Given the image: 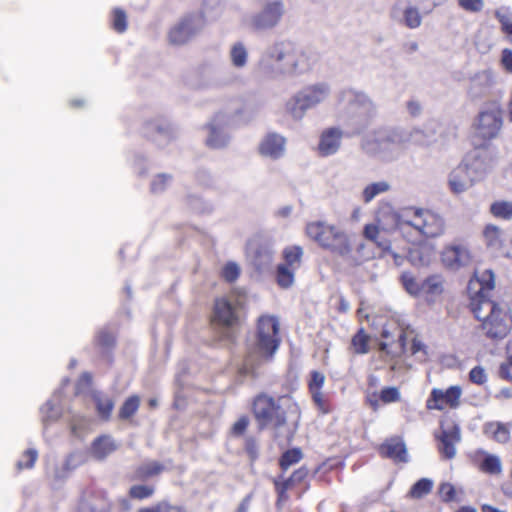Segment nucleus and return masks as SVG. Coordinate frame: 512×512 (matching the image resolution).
<instances>
[{
    "instance_id": "obj_1",
    "label": "nucleus",
    "mask_w": 512,
    "mask_h": 512,
    "mask_svg": "<svg viewBox=\"0 0 512 512\" xmlns=\"http://www.w3.org/2000/svg\"><path fill=\"white\" fill-rule=\"evenodd\" d=\"M495 289V275L491 269L475 271L467 286L469 307L480 322L482 334L492 340L500 341L511 331L512 316L492 299Z\"/></svg>"
},
{
    "instance_id": "obj_2",
    "label": "nucleus",
    "mask_w": 512,
    "mask_h": 512,
    "mask_svg": "<svg viewBox=\"0 0 512 512\" xmlns=\"http://www.w3.org/2000/svg\"><path fill=\"white\" fill-rule=\"evenodd\" d=\"M401 233L408 237L412 244H420L428 238L441 236L445 231V222L441 216L428 209L409 207L406 208L397 221Z\"/></svg>"
},
{
    "instance_id": "obj_3",
    "label": "nucleus",
    "mask_w": 512,
    "mask_h": 512,
    "mask_svg": "<svg viewBox=\"0 0 512 512\" xmlns=\"http://www.w3.org/2000/svg\"><path fill=\"white\" fill-rule=\"evenodd\" d=\"M251 411L258 428L279 429L287 424L288 414H299L298 405L290 398L273 396L261 392L257 394L251 404Z\"/></svg>"
},
{
    "instance_id": "obj_4",
    "label": "nucleus",
    "mask_w": 512,
    "mask_h": 512,
    "mask_svg": "<svg viewBox=\"0 0 512 512\" xmlns=\"http://www.w3.org/2000/svg\"><path fill=\"white\" fill-rule=\"evenodd\" d=\"M267 65L279 74H300L311 70L313 61L296 43L285 40L273 45L267 55Z\"/></svg>"
},
{
    "instance_id": "obj_5",
    "label": "nucleus",
    "mask_w": 512,
    "mask_h": 512,
    "mask_svg": "<svg viewBox=\"0 0 512 512\" xmlns=\"http://www.w3.org/2000/svg\"><path fill=\"white\" fill-rule=\"evenodd\" d=\"M305 232L308 238L333 255L347 258L353 252L351 236L336 225L325 221H313L306 225Z\"/></svg>"
},
{
    "instance_id": "obj_6",
    "label": "nucleus",
    "mask_w": 512,
    "mask_h": 512,
    "mask_svg": "<svg viewBox=\"0 0 512 512\" xmlns=\"http://www.w3.org/2000/svg\"><path fill=\"white\" fill-rule=\"evenodd\" d=\"M400 281L410 295L419 297L428 304L441 301L447 290L446 279L441 274L429 275L418 282L412 273L403 272Z\"/></svg>"
},
{
    "instance_id": "obj_7",
    "label": "nucleus",
    "mask_w": 512,
    "mask_h": 512,
    "mask_svg": "<svg viewBox=\"0 0 512 512\" xmlns=\"http://www.w3.org/2000/svg\"><path fill=\"white\" fill-rule=\"evenodd\" d=\"M208 322L211 329L222 339L229 338L230 333L241 324L238 304L231 302L226 296L216 297Z\"/></svg>"
},
{
    "instance_id": "obj_8",
    "label": "nucleus",
    "mask_w": 512,
    "mask_h": 512,
    "mask_svg": "<svg viewBox=\"0 0 512 512\" xmlns=\"http://www.w3.org/2000/svg\"><path fill=\"white\" fill-rule=\"evenodd\" d=\"M278 318L273 315H261L256 323V346L261 354L271 360L278 350L281 338Z\"/></svg>"
},
{
    "instance_id": "obj_9",
    "label": "nucleus",
    "mask_w": 512,
    "mask_h": 512,
    "mask_svg": "<svg viewBox=\"0 0 512 512\" xmlns=\"http://www.w3.org/2000/svg\"><path fill=\"white\" fill-rule=\"evenodd\" d=\"M502 109L498 104H491L480 111L473 123L474 136L481 141V145H487L496 138L502 128Z\"/></svg>"
},
{
    "instance_id": "obj_10",
    "label": "nucleus",
    "mask_w": 512,
    "mask_h": 512,
    "mask_svg": "<svg viewBox=\"0 0 512 512\" xmlns=\"http://www.w3.org/2000/svg\"><path fill=\"white\" fill-rule=\"evenodd\" d=\"M205 25L206 17L204 12L189 14L170 30L169 40L176 45L185 44L200 32Z\"/></svg>"
},
{
    "instance_id": "obj_11",
    "label": "nucleus",
    "mask_w": 512,
    "mask_h": 512,
    "mask_svg": "<svg viewBox=\"0 0 512 512\" xmlns=\"http://www.w3.org/2000/svg\"><path fill=\"white\" fill-rule=\"evenodd\" d=\"M328 94L323 84L313 85L299 92L289 103V110L294 117H301L305 110L322 102Z\"/></svg>"
},
{
    "instance_id": "obj_12",
    "label": "nucleus",
    "mask_w": 512,
    "mask_h": 512,
    "mask_svg": "<svg viewBox=\"0 0 512 512\" xmlns=\"http://www.w3.org/2000/svg\"><path fill=\"white\" fill-rule=\"evenodd\" d=\"M462 397V388L453 385L447 389L433 388L426 400V409L429 411L445 409H457L460 406Z\"/></svg>"
},
{
    "instance_id": "obj_13",
    "label": "nucleus",
    "mask_w": 512,
    "mask_h": 512,
    "mask_svg": "<svg viewBox=\"0 0 512 512\" xmlns=\"http://www.w3.org/2000/svg\"><path fill=\"white\" fill-rule=\"evenodd\" d=\"M284 12L282 1H271L267 2L263 9L253 15L249 22V27L253 31H264L275 27Z\"/></svg>"
},
{
    "instance_id": "obj_14",
    "label": "nucleus",
    "mask_w": 512,
    "mask_h": 512,
    "mask_svg": "<svg viewBox=\"0 0 512 512\" xmlns=\"http://www.w3.org/2000/svg\"><path fill=\"white\" fill-rule=\"evenodd\" d=\"M111 506L104 490L87 487L81 494L76 512H110Z\"/></svg>"
},
{
    "instance_id": "obj_15",
    "label": "nucleus",
    "mask_w": 512,
    "mask_h": 512,
    "mask_svg": "<svg viewBox=\"0 0 512 512\" xmlns=\"http://www.w3.org/2000/svg\"><path fill=\"white\" fill-rule=\"evenodd\" d=\"M438 441V452L445 460H451L456 456V445L461 441V430L458 424L451 423L447 427L441 426L439 433H435Z\"/></svg>"
},
{
    "instance_id": "obj_16",
    "label": "nucleus",
    "mask_w": 512,
    "mask_h": 512,
    "mask_svg": "<svg viewBox=\"0 0 512 512\" xmlns=\"http://www.w3.org/2000/svg\"><path fill=\"white\" fill-rule=\"evenodd\" d=\"M441 260L447 268L459 269L472 262V254L469 248L465 245H448L441 253Z\"/></svg>"
},
{
    "instance_id": "obj_17",
    "label": "nucleus",
    "mask_w": 512,
    "mask_h": 512,
    "mask_svg": "<svg viewBox=\"0 0 512 512\" xmlns=\"http://www.w3.org/2000/svg\"><path fill=\"white\" fill-rule=\"evenodd\" d=\"M286 146L285 137L277 133H268L261 140L258 146V152L264 157L279 159L284 155Z\"/></svg>"
},
{
    "instance_id": "obj_18",
    "label": "nucleus",
    "mask_w": 512,
    "mask_h": 512,
    "mask_svg": "<svg viewBox=\"0 0 512 512\" xmlns=\"http://www.w3.org/2000/svg\"><path fill=\"white\" fill-rule=\"evenodd\" d=\"M474 178L468 164L461 163L449 176V186L454 194H460L474 185Z\"/></svg>"
},
{
    "instance_id": "obj_19",
    "label": "nucleus",
    "mask_w": 512,
    "mask_h": 512,
    "mask_svg": "<svg viewBox=\"0 0 512 512\" xmlns=\"http://www.w3.org/2000/svg\"><path fill=\"white\" fill-rule=\"evenodd\" d=\"M343 131L337 127H329L322 131L318 143V153L323 156L335 154L341 145Z\"/></svg>"
},
{
    "instance_id": "obj_20",
    "label": "nucleus",
    "mask_w": 512,
    "mask_h": 512,
    "mask_svg": "<svg viewBox=\"0 0 512 512\" xmlns=\"http://www.w3.org/2000/svg\"><path fill=\"white\" fill-rule=\"evenodd\" d=\"M388 233V229L384 228L380 224V219H378L377 224H366L363 228V236L365 239L373 242L384 254L385 252H390L391 241L386 236Z\"/></svg>"
},
{
    "instance_id": "obj_21",
    "label": "nucleus",
    "mask_w": 512,
    "mask_h": 512,
    "mask_svg": "<svg viewBox=\"0 0 512 512\" xmlns=\"http://www.w3.org/2000/svg\"><path fill=\"white\" fill-rule=\"evenodd\" d=\"M379 454L383 458H388L396 463H405L408 461L407 449L404 442L398 438L387 439L379 447Z\"/></svg>"
},
{
    "instance_id": "obj_22",
    "label": "nucleus",
    "mask_w": 512,
    "mask_h": 512,
    "mask_svg": "<svg viewBox=\"0 0 512 512\" xmlns=\"http://www.w3.org/2000/svg\"><path fill=\"white\" fill-rule=\"evenodd\" d=\"M164 470L165 466L158 461L146 462L136 467L129 479L131 481L143 482L160 475Z\"/></svg>"
},
{
    "instance_id": "obj_23",
    "label": "nucleus",
    "mask_w": 512,
    "mask_h": 512,
    "mask_svg": "<svg viewBox=\"0 0 512 512\" xmlns=\"http://www.w3.org/2000/svg\"><path fill=\"white\" fill-rule=\"evenodd\" d=\"M116 448L115 442L108 435L97 437L91 444L92 455L98 460L106 458L109 454L114 452Z\"/></svg>"
},
{
    "instance_id": "obj_24",
    "label": "nucleus",
    "mask_w": 512,
    "mask_h": 512,
    "mask_svg": "<svg viewBox=\"0 0 512 512\" xmlns=\"http://www.w3.org/2000/svg\"><path fill=\"white\" fill-rule=\"evenodd\" d=\"M273 254V251L266 245H261L254 251L251 263L257 272L262 273L271 266Z\"/></svg>"
},
{
    "instance_id": "obj_25",
    "label": "nucleus",
    "mask_w": 512,
    "mask_h": 512,
    "mask_svg": "<svg viewBox=\"0 0 512 512\" xmlns=\"http://www.w3.org/2000/svg\"><path fill=\"white\" fill-rule=\"evenodd\" d=\"M273 485L277 494V505L287 502L289 500L288 491L298 486L291 475L286 479H282V477L273 479Z\"/></svg>"
},
{
    "instance_id": "obj_26",
    "label": "nucleus",
    "mask_w": 512,
    "mask_h": 512,
    "mask_svg": "<svg viewBox=\"0 0 512 512\" xmlns=\"http://www.w3.org/2000/svg\"><path fill=\"white\" fill-rule=\"evenodd\" d=\"M302 257L303 249L301 246H287L282 251V258L284 260L282 264L297 270L301 266Z\"/></svg>"
},
{
    "instance_id": "obj_27",
    "label": "nucleus",
    "mask_w": 512,
    "mask_h": 512,
    "mask_svg": "<svg viewBox=\"0 0 512 512\" xmlns=\"http://www.w3.org/2000/svg\"><path fill=\"white\" fill-rule=\"evenodd\" d=\"M141 399L138 395L129 396L118 410V419L122 421H130L137 413L140 407Z\"/></svg>"
},
{
    "instance_id": "obj_28",
    "label": "nucleus",
    "mask_w": 512,
    "mask_h": 512,
    "mask_svg": "<svg viewBox=\"0 0 512 512\" xmlns=\"http://www.w3.org/2000/svg\"><path fill=\"white\" fill-rule=\"evenodd\" d=\"M297 270L278 264L275 270V282L281 289H289L295 281V272Z\"/></svg>"
},
{
    "instance_id": "obj_29",
    "label": "nucleus",
    "mask_w": 512,
    "mask_h": 512,
    "mask_svg": "<svg viewBox=\"0 0 512 512\" xmlns=\"http://www.w3.org/2000/svg\"><path fill=\"white\" fill-rule=\"evenodd\" d=\"M303 459L301 448L294 447L286 450L278 459L279 468L285 473L291 466L299 463Z\"/></svg>"
},
{
    "instance_id": "obj_30",
    "label": "nucleus",
    "mask_w": 512,
    "mask_h": 512,
    "mask_svg": "<svg viewBox=\"0 0 512 512\" xmlns=\"http://www.w3.org/2000/svg\"><path fill=\"white\" fill-rule=\"evenodd\" d=\"M489 212L496 219L509 221L512 219V201H494L490 205Z\"/></svg>"
},
{
    "instance_id": "obj_31",
    "label": "nucleus",
    "mask_w": 512,
    "mask_h": 512,
    "mask_svg": "<svg viewBox=\"0 0 512 512\" xmlns=\"http://www.w3.org/2000/svg\"><path fill=\"white\" fill-rule=\"evenodd\" d=\"M510 423L493 422L487 425L492 438L499 443H507L510 440Z\"/></svg>"
},
{
    "instance_id": "obj_32",
    "label": "nucleus",
    "mask_w": 512,
    "mask_h": 512,
    "mask_svg": "<svg viewBox=\"0 0 512 512\" xmlns=\"http://www.w3.org/2000/svg\"><path fill=\"white\" fill-rule=\"evenodd\" d=\"M93 400L98 416L103 421H108L114 408V401L109 397H104L101 395H94Z\"/></svg>"
},
{
    "instance_id": "obj_33",
    "label": "nucleus",
    "mask_w": 512,
    "mask_h": 512,
    "mask_svg": "<svg viewBox=\"0 0 512 512\" xmlns=\"http://www.w3.org/2000/svg\"><path fill=\"white\" fill-rule=\"evenodd\" d=\"M370 336L364 328H360L351 339V347L355 354H366L369 352Z\"/></svg>"
},
{
    "instance_id": "obj_34",
    "label": "nucleus",
    "mask_w": 512,
    "mask_h": 512,
    "mask_svg": "<svg viewBox=\"0 0 512 512\" xmlns=\"http://www.w3.org/2000/svg\"><path fill=\"white\" fill-rule=\"evenodd\" d=\"M479 470L489 475H499L502 472V463L498 456L485 454L479 464Z\"/></svg>"
},
{
    "instance_id": "obj_35",
    "label": "nucleus",
    "mask_w": 512,
    "mask_h": 512,
    "mask_svg": "<svg viewBox=\"0 0 512 512\" xmlns=\"http://www.w3.org/2000/svg\"><path fill=\"white\" fill-rule=\"evenodd\" d=\"M483 237L488 247L500 248L502 246V231L494 224L485 226Z\"/></svg>"
},
{
    "instance_id": "obj_36",
    "label": "nucleus",
    "mask_w": 512,
    "mask_h": 512,
    "mask_svg": "<svg viewBox=\"0 0 512 512\" xmlns=\"http://www.w3.org/2000/svg\"><path fill=\"white\" fill-rule=\"evenodd\" d=\"M95 345L102 351H111L116 345V336L108 329H101L95 336Z\"/></svg>"
},
{
    "instance_id": "obj_37",
    "label": "nucleus",
    "mask_w": 512,
    "mask_h": 512,
    "mask_svg": "<svg viewBox=\"0 0 512 512\" xmlns=\"http://www.w3.org/2000/svg\"><path fill=\"white\" fill-rule=\"evenodd\" d=\"M128 27V19L127 14L124 9L116 7L111 12V28L122 34L127 30Z\"/></svg>"
},
{
    "instance_id": "obj_38",
    "label": "nucleus",
    "mask_w": 512,
    "mask_h": 512,
    "mask_svg": "<svg viewBox=\"0 0 512 512\" xmlns=\"http://www.w3.org/2000/svg\"><path fill=\"white\" fill-rule=\"evenodd\" d=\"M207 129L209 135L206 139V145L210 148H222L227 144V137L223 135L216 127L215 124H208Z\"/></svg>"
},
{
    "instance_id": "obj_39",
    "label": "nucleus",
    "mask_w": 512,
    "mask_h": 512,
    "mask_svg": "<svg viewBox=\"0 0 512 512\" xmlns=\"http://www.w3.org/2000/svg\"><path fill=\"white\" fill-rule=\"evenodd\" d=\"M390 189V186L385 181L374 182L367 185L362 193L363 201L365 203L371 202L377 195L385 193Z\"/></svg>"
},
{
    "instance_id": "obj_40",
    "label": "nucleus",
    "mask_w": 512,
    "mask_h": 512,
    "mask_svg": "<svg viewBox=\"0 0 512 512\" xmlns=\"http://www.w3.org/2000/svg\"><path fill=\"white\" fill-rule=\"evenodd\" d=\"M137 512H186L185 508L180 505H174L167 500L156 502L147 507L140 508Z\"/></svg>"
},
{
    "instance_id": "obj_41",
    "label": "nucleus",
    "mask_w": 512,
    "mask_h": 512,
    "mask_svg": "<svg viewBox=\"0 0 512 512\" xmlns=\"http://www.w3.org/2000/svg\"><path fill=\"white\" fill-rule=\"evenodd\" d=\"M433 487V482L428 478H421L413 484L409 491V495L412 498L420 499L428 495Z\"/></svg>"
},
{
    "instance_id": "obj_42",
    "label": "nucleus",
    "mask_w": 512,
    "mask_h": 512,
    "mask_svg": "<svg viewBox=\"0 0 512 512\" xmlns=\"http://www.w3.org/2000/svg\"><path fill=\"white\" fill-rule=\"evenodd\" d=\"M155 493V487L147 484H137L130 487L128 495L131 499L144 500L152 497Z\"/></svg>"
},
{
    "instance_id": "obj_43",
    "label": "nucleus",
    "mask_w": 512,
    "mask_h": 512,
    "mask_svg": "<svg viewBox=\"0 0 512 512\" xmlns=\"http://www.w3.org/2000/svg\"><path fill=\"white\" fill-rule=\"evenodd\" d=\"M247 56V50L241 42H238L232 46L230 51V57L235 67L245 66L247 62Z\"/></svg>"
},
{
    "instance_id": "obj_44",
    "label": "nucleus",
    "mask_w": 512,
    "mask_h": 512,
    "mask_svg": "<svg viewBox=\"0 0 512 512\" xmlns=\"http://www.w3.org/2000/svg\"><path fill=\"white\" fill-rule=\"evenodd\" d=\"M241 270L237 263L227 262L221 271V277L228 283H234L240 276Z\"/></svg>"
},
{
    "instance_id": "obj_45",
    "label": "nucleus",
    "mask_w": 512,
    "mask_h": 512,
    "mask_svg": "<svg viewBox=\"0 0 512 512\" xmlns=\"http://www.w3.org/2000/svg\"><path fill=\"white\" fill-rule=\"evenodd\" d=\"M496 18L501 25V31L508 36V40L512 44V13L496 12Z\"/></svg>"
},
{
    "instance_id": "obj_46",
    "label": "nucleus",
    "mask_w": 512,
    "mask_h": 512,
    "mask_svg": "<svg viewBox=\"0 0 512 512\" xmlns=\"http://www.w3.org/2000/svg\"><path fill=\"white\" fill-rule=\"evenodd\" d=\"M422 17L417 8L408 7L404 11V23L408 28L414 29L420 26Z\"/></svg>"
},
{
    "instance_id": "obj_47",
    "label": "nucleus",
    "mask_w": 512,
    "mask_h": 512,
    "mask_svg": "<svg viewBox=\"0 0 512 512\" xmlns=\"http://www.w3.org/2000/svg\"><path fill=\"white\" fill-rule=\"evenodd\" d=\"M324 383L325 375L317 370H312L307 383L309 393L321 391Z\"/></svg>"
},
{
    "instance_id": "obj_48",
    "label": "nucleus",
    "mask_w": 512,
    "mask_h": 512,
    "mask_svg": "<svg viewBox=\"0 0 512 512\" xmlns=\"http://www.w3.org/2000/svg\"><path fill=\"white\" fill-rule=\"evenodd\" d=\"M468 379L472 384L483 386L488 381V375L486 370L482 366L478 365L469 371Z\"/></svg>"
},
{
    "instance_id": "obj_49",
    "label": "nucleus",
    "mask_w": 512,
    "mask_h": 512,
    "mask_svg": "<svg viewBox=\"0 0 512 512\" xmlns=\"http://www.w3.org/2000/svg\"><path fill=\"white\" fill-rule=\"evenodd\" d=\"M383 404H389L400 400V391L397 387H384L378 394Z\"/></svg>"
},
{
    "instance_id": "obj_50",
    "label": "nucleus",
    "mask_w": 512,
    "mask_h": 512,
    "mask_svg": "<svg viewBox=\"0 0 512 512\" xmlns=\"http://www.w3.org/2000/svg\"><path fill=\"white\" fill-rule=\"evenodd\" d=\"M438 494L440 499L445 503L452 502L456 499L455 487L449 482L440 484Z\"/></svg>"
},
{
    "instance_id": "obj_51",
    "label": "nucleus",
    "mask_w": 512,
    "mask_h": 512,
    "mask_svg": "<svg viewBox=\"0 0 512 512\" xmlns=\"http://www.w3.org/2000/svg\"><path fill=\"white\" fill-rule=\"evenodd\" d=\"M244 450L251 462H255L259 458V445L254 437L245 439Z\"/></svg>"
},
{
    "instance_id": "obj_52",
    "label": "nucleus",
    "mask_w": 512,
    "mask_h": 512,
    "mask_svg": "<svg viewBox=\"0 0 512 512\" xmlns=\"http://www.w3.org/2000/svg\"><path fill=\"white\" fill-rule=\"evenodd\" d=\"M498 376L502 380L512 383V353L499 365Z\"/></svg>"
},
{
    "instance_id": "obj_53",
    "label": "nucleus",
    "mask_w": 512,
    "mask_h": 512,
    "mask_svg": "<svg viewBox=\"0 0 512 512\" xmlns=\"http://www.w3.org/2000/svg\"><path fill=\"white\" fill-rule=\"evenodd\" d=\"M38 453L34 449H27L23 453V460L17 463L18 469H29L32 468L37 460Z\"/></svg>"
},
{
    "instance_id": "obj_54",
    "label": "nucleus",
    "mask_w": 512,
    "mask_h": 512,
    "mask_svg": "<svg viewBox=\"0 0 512 512\" xmlns=\"http://www.w3.org/2000/svg\"><path fill=\"white\" fill-rule=\"evenodd\" d=\"M249 423L250 421L248 416H240L238 420L232 425L231 434L236 437L242 436L246 432Z\"/></svg>"
},
{
    "instance_id": "obj_55",
    "label": "nucleus",
    "mask_w": 512,
    "mask_h": 512,
    "mask_svg": "<svg viewBox=\"0 0 512 512\" xmlns=\"http://www.w3.org/2000/svg\"><path fill=\"white\" fill-rule=\"evenodd\" d=\"M458 5L465 11L477 13L483 9V0H458Z\"/></svg>"
},
{
    "instance_id": "obj_56",
    "label": "nucleus",
    "mask_w": 512,
    "mask_h": 512,
    "mask_svg": "<svg viewBox=\"0 0 512 512\" xmlns=\"http://www.w3.org/2000/svg\"><path fill=\"white\" fill-rule=\"evenodd\" d=\"M314 404L323 414L330 412V407L322 391L310 393Z\"/></svg>"
},
{
    "instance_id": "obj_57",
    "label": "nucleus",
    "mask_w": 512,
    "mask_h": 512,
    "mask_svg": "<svg viewBox=\"0 0 512 512\" xmlns=\"http://www.w3.org/2000/svg\"><path fill=\"white\" fill-rule=\"evenodd\" d=\"M171 180V176L168 174H158L151 183V190L154 193L163 191L168 182Z\"/></svg>"
},
{
    "instance_id": "obj_58",
    "label": "nucleus",
    "mask_w": 512,
    "mask_h": 512,
    "mask_svg": "<svg viewBox=\"0 0 512 512\" xmlns=\"http://www.w3.org/2000/svg\"><path fill=\"white\" fill-rule=\"evenodd\" d=\"M500 63L507 73H512V50L505 48L501 52Z\"/></svg>"
},
{
    "instance_id": "obj_59",
    "label": "nucleus",
    "mask_w": 512,
    "mask_h": 512,
    "mask_svg": "<svg viewBox=\"0 0 512 512\" xmlns=\"http://www.w3.org/2000/svg\"><path fill=\"white\" fill-rule=\"evenodd\" d=\"M308 476H309V469L305 465L299 467L298 469L294 470L291 473V477L297 483V485H300L303 482H305L306 479L308 478Z\"/></svg>"
},
{
    "instance_id": "obj_60",
    "label": "nucleus",
    "mask_w": 512,
    "mask_h": 512,
    "mask_svg": "<svg viewBox=\"0 0 512 512\" xmlns=\"http://www.w3.org/2000/svg\"><path fill=\"white\" fill-rule=\"evenodd\" d=\"M410 352L412 355H416L419 352L425 353V345L422 343L421 340H419L417 338H413L411 347H410Z\"/></svg>"
},
{
    "instance_id": "obj_61",
    "label": "nucleus",
    "mask_w": 512,
    "mask_h": 512,
    "mask_svg": "<svg viewBox=\"0 0 512 512\" xmlns=\"http://www.w3.org/2000/svg\"><path fill=\"white\" fill-rule=\"evenodd\" d=\"M253 494L250 493L246 495L242 501L240 502L239 506L237 507L235 512H248L250 502L252 500Z\"/></svg>"
},
{
    "instance_id": "obj_62",
    "label": "nucleus",
    "mask_w": 512,
    "mask_h": 512,
    "mask_svg": "<svg viewBox=\"0 0 512 512\" xmlns=\"http://www.w3.org/2000/svg\"><path fill=\"white\" fill-rule=\"evenodd\" d=\"M407 108L412 116H416L420 111V105L414 101L408 102Z\"/></svg>"
},
{
    "instance_id": "obj_63",
    "label": "nucleus",
    "mask_w": 512,
    "mask_h": 512,
    "mask_svg": "<svg viewBox=\"0 0 512 512\" xmlns=\"http://www.w3.org/2000/svg\"><path fill=\"white\" fill-rule=\"evenodd\" d=\"M397 344L400 350H404L406 346V334L404 331H400L397 339Z\"/></svg>"
},
{
    "instance_id": "obj_64",
    "label": "nucleus",
    "mask_w": 512,
    "mask_h": 512,
    "mask_svg": "<svg viewBox=\"0 0 512 512\" xmlns=\"http://www.w3.org/2000/svg\"><path fill=\"white\" fill-rule=\"evenodd\" d=\"M383 255H391L393 257L394 263L399 266L403 263V256L393 252L390 248V252H385Z\"/></svg>"
}]
</instances>
